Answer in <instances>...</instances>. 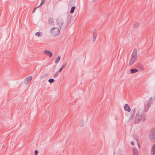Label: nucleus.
<instances>
[{"instance_id": "nucleus-2", "label": "nucleus", "mask_w": 155, "mask_h": 155, "mask_svg": "<svg viewBox=\"0 0 155 155\" xmlns=\"http://www.w3.org/2000/svg\"><path fill=\"white\" fill-rule=\"evenodd\" d=\"M51 32L52 36L55 37L59 35L60 31L58 28H54L51 29Z\"/></svg>"}, {"instance_id": "nucleus-12", "label": "nucleus", "mask_w": 155, "mask_h": 155, "mask_svg": "<svg viewBox=\"0 0 155 155\" xmlns=\"http://www.w3.org/2000/svg\"><path fill=\"white\" fill-rule=\"evenodd\" d=\"M137 68H139V69L140 70H143L144 69V68H143V65L140 64H137Z\"/></svg>"}, {"instance_id": "nucleus-18", "label": "nucleus", "mask_w": 155, "mask_h": 155, "mask_svg": "<svg viewBox=\"0 0 155 155\" xmlns=\"http://www.w3.org/2000/svg\"><path fill=\"white\" fill-rule=\"evenodd\" d=\"M60 60V57L59 56L58 57H57V58H56V60L55 61V63H58L59 61Z\"/></svg>"}, {"instance_id": "nucleus-21", "label": "nucleus", "mask_w": 155, "mask_h": 155, "mask_svg": "<svg viewBox=\"0 0 155 155\" xmlns=\"http://www.w3.org/2000/svg\"><path fill=\"white\" fill-rule=\"evenodd\" d=\"M139 25V24L138 23H136L134 25V27L135 28H137L138 26Z\"/></svg>"}, {"instance_id": "nucleus-10", "label": "nucleus", "mask_w": 155, "mask_h": 155, "mask_svg": "<svg viewBox=\"0 0 155 155\" xmlns=\"http://www.w3.org/2000/svg\"><path fill=\"white\" fill-rule=\"evenodd\" d=\"M49 23L51 25H54V22L53 19L52 18H50L48 20Z\"/></svg>"}, {"instance_id": "nucleus-1", "label": "nucleus", "mask_w": 155, "mask_h": 155, "mask_svg": "<svg viewBox=\"0 0 155 155\" xmlns=\"http://www.w3.org/2000/svg\"><path fill=\"white\" fill-rule=\"evenodd\" d=\"M137 50L135 49L133 51L130 61L129 65L130 66L133 65L136 61L137 57Z\"/></svg>"}, {"instance_id": "nucleus-4", "label": "nucleus", "mask_w": 155, "mask_h": 155, "mask_svg": "<svg viewBox=\"0 0 155 155\" xmlns=\"http://www.w3.org/2000/svg\"><path fill=\"white\" fill-rule=\"evenodd\" d=\"M142 117V116L141 114H140L139 112L137 114L136 116L135 120V123L137 124L140 122Z\"/></svg>"}, {"instance_id": "nucleus-24", "label": "nucleus", "mask_w": 155, "mask_h": 155, "mask_svg": "<svg viewBox=\"0 0 155 155\" xmlns=\"http://www.w3.org/2000/svg\"><path fill=\"white\" fill-rule=\"evenodd\" d=\"M39 7V6H38L37 7H36L35 8H34V9L32 11V13H34L35 12L36 9L37 8H38Z\"/></svg>"}, {"instance_id": "nucleus-16", "label": "nucleus", "mask_w": 155, "mask_h": 155, "mask_svg": "<svg viewBox=\"0 0 155 155\" xmlns=\"http://www.w3.org/2000/svg\"><path fill=\"white\" fill-rule=\"evenodd\" d=\"M75 8V6H72L70 12L71 14L73 13L74 12V10Z\"/></svg>"}, {"instance_id": "nucleus-20", "label": "nucleus", "mask_w": 155, "mask_h": 155, "mask_svg": "<svg viewBox=\"0 0 155 155\" xmlns=\"http://www.w3.org/2000/svg\"><path fill=\"white\" fill-rule=\"evenodd\" d=\"M48 81L50 84H51L54 81V80L53 79L50 78L49 79Z\"/></svg>"}, {"instance_id": "nucleus-33", "label": "nucleus", "mask_w": 155, "mask_h": 155, "mask_svg": "<svg viewBox=\"0 0 155 155\" xmlns=\"http://www.w3.org/2000/svg\"><path fill=\"white\" fill-rule=\"evenodd\" d=\"M96 0H93V2H94Z\"/></svg>"}, {"instance_id": "nucleus-29", "label": "nucleus", "mask_w": 155, "mask_h": 155, "mask_svg": "<svg viewBox=\"0 0 155 155\" xmlns=\"http://www.w3.org/2000/svg\"><path fill=\"white\" fill-rule=\"evenodd\" d=\"M135 110V108L133 110H132V111H133V113H134V114Z\"/></svg>"}, {"instance_id": "nucleus-26", "label": "nucleus", "mask_w": 155, "mask_h": 155, "mask_svg": "<svg viewBox=\"0 0 155 155\" xmlns=\"http://www.w3.org/2000/svg\"><path fill=\"white\" fill-rule=\"evenodd\" d=\"M38 153V151L36 150L35 151V155H37Z\"/></svg>"}, {"instance_id": "nucleus-15", "label": "nucleus", "mask_w": 155, "mask_h": 155, "mask_svg": "<svg viewBox=\"0 0 155 155\" xmlns=\"http://www.w3.org/2000/svg\"><path fill=\"white\" fill-rule=\"evenodd\" d=\"M97 36V33H95L94 34H93V41L94 43L96 39Z\"/></svg>"}, {"instance_id": "nucleus-19", "label": "nucleus", "mask_w": 155, "mask_h": 155, "mask_svg": "<svg viewBox=\"0 0 155 155\" xmlns=\"http://www.w3.org/2000/svg\"><path fill=\"white\" fill-rule=\"evenodd\" d=\"M134 155H138V151L137 150H134L133 151Z\"/></svg>"}, {"instance_id": "nucleus-8", "label": "nucleus", "mask_w": 155, "mask_h": 155, "mask_svg": "<svg viewBox=\"0 0 155 155\" xmlns=\"http://www.w3.org/2000/svg\"><path fill=\"white\" fill-rule=\"evenodd\" d=\"M155 154V143L151 147V155H154Z\"/></svg>"}, {"instance_id": "nucleus-23", "label": "nucleus", "mask_w": 155, "mask_h": 155, "mask_svg": "<svg viewBox=\"0 0 155 155\" xmlns=\"http://www.w3.org/2000/svg\"><path fill=\"white\" fill-rule=\"evenodd\" d=\"M134 113H132L131 115L130 118V120H131L133 118L134 116Z\"/></svg>"}, {"instance_id": "nucleus-17", "label": "nucleus", "mask_w": 155, "mask_h": 155, "mask_svg": "<svg viewBox=\"0 0 155 155\" xmlns=\"http://www.w3.org/2000/svg\"><path fill=\"white\" fill-rule=\"evenodd\" d=\"M60 73L58 71L54 75V77L55 78L57 77Z\"/></svg>"}, {"instance_id": "nucleus-5", "label": "nucleus", "mask_w": 155, "mask_h": 155, "mask_svg": "<svg viewBox=\"0 0 155 155\" xmlns=\"http://www.w3.org/2000/svg\"><path fill=\"white\" fill-rule=\"evenodd\" d=\"M44 54H46V55L49 56L50 57H51L53 55L52 53L50 51L47 50H45L44 52Z\"/></svg>"}, {"instance_id": "nucleus-6", "label": "nucleus", "mask_w": 155, "mask_h": 155, "mask_svg": "<svg viewBox=\"0 0 155 155\" xmlns=\"http://www.w3.org/2000/svg\"><path fill=\"white\" fill-rule=\"evenodd\" d=\"M57 24L59 28L61 29L63 24V21L61 20H58L57 21Z\"/></svg>"}, {"instance_id": "nucleus-28", "label": "nucleus", "mask_w": 155, "mask_h": 155, "mask_svg": "<svg viewBox=\"0 0 155 155\" xmlns=\"http://www.w3.org/2000/svg\"><path fill=\"white\" fill-rule=\"evenodd\" d=\"M63 69L61 67L58 70L60 72H61L62 70Z\"/></svg>"}, {"instance_id": "nucleus-31", "label": "nucleus", "mask_w": 155, "mask_h": 155, "mask_svg": "<svg viewBox=\"0 0 155 155\" xmlns=\"http://www.w3.org/2000/svg\"><path fill=\"white\" fill-rule=\"evenodd\" d=\"M131 144L133 145H134V143L133 141H131Z\"/></svg>"}, {"instance_id": "nucleus-22", "label": "nucleus", "mask_w": 155, "mask_h": 155, "mask_svg": "<svg viewBox=\"0 0 155 155\" xmlns=\"http://www.w3.org/2000/svg\"><path fill=\"white\" fill-rule=\"evenodd\" d=\"M45 2V0H42L41 2V3L40 4L38 5L40 7L42 5L44 4Z\"/></svg>"}, {"instance_id": "nucleus-9", "label": "nucleus", "mask_w": 155, "mask_h": 155, "mask_svg": "<svg viewBox=\"0 0 155 155\" xmlns=\"http://www.w3.org/2000/svg\"><path fill=\"white\" fill-rule=\"evenodd\" d=\"M124 108L125 110L129 112L130 111V109L129 105L127 104H125L124 106Z\"/></svg>"}, {"instance_id": "nucleus-32", "label": "nucleus", "mask_w": 155, "mask_h": 155, "mask_svg": "<svg viewBox=\"0 0 155 155\" xmlns=\"http://www.w3.org/2000/svg\"><path fill=\"white\" fill-rule=\"evenodd\" d=\"M71 0L70 1V5H72L71 4Z\"/></svg>"}, {"instance_id": "nucleus-7", "label": "nucleus", "mask_w": 155, "mask_h": 155, "mask_svg": "<svg viewBox=\"0 0 155 155\" xmlns=\"http://www.w3.org/2000/svg\"><path fill=\"white\" fill-rule=\"evenodd\" d=\"M32 79V77L31 76H29L27 78L25 81V84H28L29 82Z\"/></svg>"}, {"instance_id": "nucleus-27", "label": "nucleus", "mask_w": 155, "mask_h": 155, "mask_svg": "<svg viewBox=\"0 0 155 155\" xmlns=\"http://www.w3.org/2000/svg\"><path fill=\"white\" fill-rule=\"evenodd\" d=\"M149 108V107H148L147 106V107H145V110H146L147 111Z\"/></svg>"}, {"instance_id": "nucleus-11", "label": "nucleus", "mask_w": 155, "mask_h": 155, "mask_svg": "<svg viewBox=\"0 0 155 155\" xmlns=\"http://www.w3.org/2000/svg\"><path fill=\"white\" fill-rule=\"evenodd\" d=\"M152 101V97L150 98L149 100L148 101L147 103V106L148 107H149L151 105V102Z\"/></svg>"}, {"instance_id": "nucleus-30", "label": "nucleus", "mask_w": 155, "mask_h": 155, "mask_svg": "<svg viewBox=\"0 0 155 155\" xmlns=\"http://www.w3.org/2000/svg\"><path fill=\"white\" fill-rule=\"evenodd\" d=\"M96 29H94L93 31V34H94L95 33H96Z\"/></svg>"}, {"instance_id": "nucleus-25", "label": "nucleus", "mask_w": 155, "mask_h": 155, "mask_svg": "<svg viewBox=\"0 0 155 155\" xmlns=\"http://www.w3.org/2000/svg\"><path fill=\"white\" fill-rule=\"evenodd\" d=\"M67 64L66 63H64L63 65L61 67V68H65L67 66Z\"/></svg>"}, {"instance_id": "nucleus-3", "label": "nucleus", "mask_w": 155, "mask_h": 155, "mask_svg": "<svg viewBox=\"0 0 155 155\" xmlns=\"http://www.w3.org/2000/svg\"><path fill=\"white\" fill-rule=\"evenodd\" d=\"M149 138L152 142H155V130H152L149 134Z\"/></svg>"}, {"instance_id": "nucleus-13", "label": "nucleus", "mask_w": 155, "mask_h": 155, "mask_svg": "<svg viewBox=\"0 0 155 155\" xmlns=\"http://www.w3.org/2000/svg\"><path fill=\"white\" fill-rule=\"evenodd\" d=\"M130 71L131 73L134 74L138 71V70L135 68H133L131 69Z\"/></svg>"}, {"instance_id": "nucleus-14", "label": "nucleus", "mask_w": 155, "mask_h": 155, "mask_svg": "<svg viewBox=\"0 0 155 155\" xmlns=\"http://www.w3.org/2000/svg\"><path fill=\"white\" fill-rule=\"evenodd\" d=\"M35 35L38 37H41L42 35V33L41 32H38L35 33Z\"/></svg>"}]
</instances>
